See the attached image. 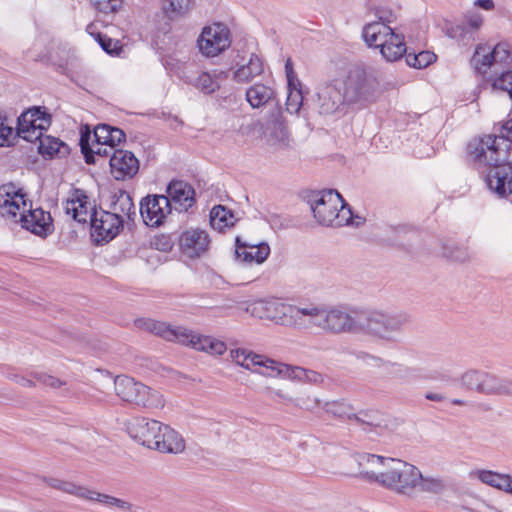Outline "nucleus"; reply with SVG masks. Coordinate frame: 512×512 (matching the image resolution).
Here are the masks:
<instances>
[{"mask_svg": "<svg viewBox=\"0 0 512 512\" xmlns=\"http://www.w3.org/2000/svg\"><path fill=\"white\" fill-rule=\"evenodd\" d=\"M65 210L67 214H71L73 220L78 223L86 224L90 221V215L94 207H91L89 197L82 189L76 188L73 190L71 198L67 200Z\"/></svg>", "mask_w": 512, "mask_h": 512, "instance_id": "nucleus-26", "label": "nucleus"}, {"mask_svg": "<svg viewBox=\"0 0 512 512\" xmlns=\"http://www.w3.org/2000/svg\"><path fill=\"white\" fill-rule=\"evenodd\" d=\"M285 73H286V78H293V77L297 76L294 71L293 62H292L291 58H288L285 62Z\"/></svg>", "mask_w": 512, "mask_h": 512, "instance_id": "nucleus-62", "label": "nucleus"}, {"mask_svg": "<svg viewBox=\"0 0 512 512\" xmlns=\"http://www.w3.org/2000/svg\"><path fill=\"white\" fill-rule=\"evenodd\" d=\"M287 87H288V92H292L294 90H302L301 82L297 78V76H295L293 78H287Z\"/></svg>", "mask_w": 512, "mask_h": 512, "instance_id": "nucleus-59", "label": "nucleus"}, {"mask_svg": "<svg viewBox=\"0 0 512 512\" xmlns=\"http://www.w3.org/2000/svg\"><path fill=\"white\" fill-rule=\"evenodd\" d=\"M377 15V22H383L385 25H388L395 20V16L391 11H377Z\"/></svg>", "mask_w": 512, "mask_h": 512, "instance_id": "nucleus-58", "label": "nucleus"}, {"mask_svg": "<svg viewBox=\"0 0 512 512\" xmlns=\"http://www.w3.org/2000/svg\"><path fill=\"white\" fill-rule=\"evenodd\" d=\"M425 398L429 401L443 402L446 397L441 393L427 392Z\"/></svg>", "mask_w": 512, "mask_h": 512, "instance_id": "nucleus-61", "label": "nucleus"}, {"mask_svg": "<svg viewBox=\"0 0 512 512\" xmlns=\"http://www.w3.org/2000/svg\"><path fill=\"white\" fill-rule=\"evenodd\" d=\"M124 220L118 213L93 210L90 215L92 236L97 243L113 240L123 229Z\"/></svg>", "mask_w": 512, "mask_h": 512, "instance_id": "nucleus-15", "label": "nucleus"}, {"mask_svg": "<svg viewBox=\"0 0 512 512\" xmlns=\"http://www.w3.org/2000/svg\"><path fill=\"white\" fill-rule=\"evenodd\" d=\"M302 331L321 329L328 334L358 333L359 313L355 316L342 307H326L318 304H305Z\"/></svg>", "mask_w": 512, "mask_h": 512, "instance_id": "nucleus-3", "label": "nucleus"}, {"mask_svg": "<svg viewBox=\"0 0 512 512\" xmlns=\"http://www.w3.org/2000/svg\"><path fill=\"white\" fill-rule=\"evenodd\" d=\"M166 197L171 202L172 210L187 212L196 204L195 190L183 180H172L166 188Z\"/></svg>", "mask_w": 512, "mask_h": 512, "instance_id": "nucleus-19", "label": "nucleus"}, {"mask_svg": "<svg viewBox=\"0 0 512 512\" xmlns=\"http://www.w3.org/2000/svg\"><path fill=\"white\" fill-rule=\"evenodd\" d=\"M482 23L483 19L480 15H472L466 23L452 27L449 30V36L460 40H464L466 37L470 39L472 37V30L479 29Z\"/></svg>", "mask_w": 512, "mask_h": 512, "instance_id": "nucleus-41", "label": "nucleus"}, {"mask_svg": "<svg viewBox=\"0 0 512 512\" xmlns=\"http://www.w3.org/2000/svg\"><path fill=\"white\" fill-rule=\"evenodd\" d=\"M475 5L484 10H492L494 8L493 0H476Z\"/></svg>", "mask_w": 512, "mask_h": 512, "instance_id": "nucleus-63", "label": "nucleus"}, {"mask_svg": "<svg viewBox=\"0 0 512 512\" xmlns=\"http://www.w3.org/2000/svg\"><path fill=\"white\" fill-rule=\"evenodd\" d=\"M235 217L231 210L223 205L214 206L210 212V225L219 232L234 225Z\"/></svg>", "mask_w": 512, "mask_h": 512, "instance_id": "nucleus-38", "label": "nucleus"}, {"mask_svg": "<svg viewBox=\"0 0 512 512\" xmlns=\"http://www.w3.org/2000/svg\"><path fill=\"white\" fill-rule=\"evenodd\" d=\"M493 87L509 94L512 99V69L500 74L493 82Z\"/></svg>", "mask_w": 512, "mask_h": 512, "instance_id": "nucleus-49", "label": "nucleus"}, {"mask_svg": "<svg viewBox=\"0 0 512 512\" xmlns=\"http://www.w3.org/2000/svg\"><path fill=\"white\" fill-rule=\"evenodd\" d=\"M113 150H110L109 146H106V144H102L101 142H92L91 147V162H86L87 164H95V156H101V157H111Z\"/></svg>", "mask_w": 512, "mask_h": 512, "instance_id": "nucleus-53", "label": "nucleus"}, {"mask_svg": "<svg viewBox=\"0 0 512 512\" xmlns=\"http://www.w3.org/2000/svg\"><path fill=\"white\" fill-rule=\"evenodd\" d=\"M31 376L36 381H38V382H40V383H42V384H44L46 386L53 387V388H58V387H60L61 385L64 384L60 379H58V378H56V377H54L52 375H48V374H46L44 372H33L31 374Z\"/></svg>", "mask_w": 512, "mask_h": 512, "instance_id": "nucleus-52", "label": "nucleus"}, {"mask_svg": "<svg viewBox=\"0 0 512 512\" xmlns=\"http://www.w3.org/2000/svg\"><path fill=\"white\" fill-rule=\"evenodd\" d=\"M277 375H285L291 379L307 381L314 384L323 381L322 375L316 371L305 369L299 366H291L284 363H279L277 366Z\"/></svg>", "mask_w": 512, "mask_h": 512, "instance_id": "nucleus-33", "label": "nucleus"}, {"mask_svg": "<svg viewBox=\"0 0 512 512\" xmlns=\"http://www.w3.org/2000/svg\"><path fill=\"white\" fill-rule=\"evenodd\" d=\"M27 204H22V212L20 214V221L22 227L35 235L47 236L53 231L52 218L49 212L44 211L42 208L32 209V204H29L28 213L25 214Z\"/></svg>", "mask_w": 512, "mask_h": 512, "instance_id": "nucleus-20", "label": "nucleus"}, {"mask_svg": "<svg viewBox=\"0 0 512 512\" xmlns=\"http://www.w3.org/2000/svg\"><path fill=\"white\" fill-rule=\"evenodd\" d=\"M37 141L39 142L38 152L43 156L61 157L69 153L68 145L58 138L44 135L43 133L42 136L37 139Z\"/></svg>", "mask_w": 512, "mask_h": 512, "instance_id": "nucleus-34", "label": "nucleus"}, {"mask_svg": "<svg viewBox=\"0 0 512 512\" xmlns=\"http://www.w3.org/2000/svg\"><path fill=\"white\" fill-rule=\"evenodd\" d=\"M114 387L117 396L125 402L147 409L162 408L164 406L163 397L158 391L135 381L131 377H116Z\"/></svg>", "mask_w": 512, "mask_h": 512, "instance_id": "nucleus-10", "label": "nucleus"}, {"mask_svg": "<svg viewBox=\"0 0 512 512\" xmlns=\"http://www.w3.org/2000/svg\"><path fill=\"white\" fill-rule=\"evenodd\" d=\"M451 404L452 405H456V406H466L467 405V401L462 400V399H452L451 400Z\"/></svg>", "mask_w": 512, "mask_h": 512, "instance_id": "nucleus-64", "label": "nucleus"}, {"mask_svg": "<svg viewBox=\"0 0 512 512\" xmlns=\"http://www.w3.org/2000/svg\"><path fill=\"white\" fill-rule=\"evenodd\" d=\"M319 113L323 115H332L342 112L346 96L339 87L329 83L321 87L317 93Z\"/></svg>", "mask_w": 512, "mask_h": 512, "instance_id": "nucleus-22", "label": "nucleus"}, {"mask_svg": "<svg viewBox=\"0 0 512 512\" xmlns=\"http://www.w3.org/2000/svg\"><path fill=\"white\" fill-rule=\"evenodd\" d=\"M191 84L206 95H210L219 89V83L208 72H202Z\"/></svg>", "mask_w": 512, "mask_h": 512, "instance_id": "nucleus-44", "label": "nucleus"}, {"mask_svg": "<svg viewBox=\"0 0 512 512\" xmlns=\"http://www.w3.org/2000/svg\"><path fill=\"white\" fill-rule=\"evenodd\" d=\"M185 449L183 437L170 426L163 424L159 435V443H156L155 449L161 453L178 454Z\"/></svg>", "mask_w": 512, "mask_h": 512, "instance_id": "nucleus-29", "label": "nucleus"}, {"mask_svg": "<svg viewBox=\"0 0 512 512\" xmlns=\"http://www.w3.org/2000/svg\"><path fill=\"white\" fill-rule=\"evenodd\" d=\"M247 311L255 317L273 321L277 325L299 331L303 329L305 305L288 304L272 298L253 302Z\"/></svg>", "mask_w": 512, "mask_h": 512, "instance_id": "nucleus-6", "label": "nucleus"}, {"mask_svg": "<svg viewBox=\"0 0 512 512\" xmlns=\"http://www.w3.org/2000/svg\"><path fill=\"white\" fill-rule=\"evenodd\" d=\"M343 405L341 404H337V403H333L331 405H328L327 407V412H331L333 413L334 415H338L340 417H342L344 415V411H343Z\"/></svg>", "mask_w": 512, "mask_h": 512, "instance_id": "nucleus-60", "label": "nucleus"}, {"mask_svg": "<svg viewBox=\"0 0 512 512\" xmlns=\"http://www.w3.org/2000/svg\"><path fill=\"white\" fill-rule=\"evenodd\" d=\"M125 140V132L118 127L111 126V133H109L108 138V146L110 147V150H117L115 147L122 142H125Z\"/></svg>", "mask_w": 512, "mask_h": 512, "instance_id": "nucleus-54", "label": "nucleus"}, {"mask_svg": "<svg viewBox=\"0 0 512 512\" xmlns=\"http://www.w3.org/2000/svg\"><path fill=\"white\" fill-rule=\"evenodd\" d=\"M42 480L51 488L76 496L79 499L92 503H99L106 507H116L122 511H130L132 504L114 496L100 493L85 486L53 477H43Z\"/></svg>", "mask_w": 512, "mask_h": 512, "instance_id": "nucleus-11", "label": "nucleus"}, {"mask_svg": "<svg viewBox=\"0 0 512 512\" xmlns=\"http://www.w3.org/2000/svg\"><path fill=\"white\" fill-rule=\"evenodd\" d=\"M380 52L389 62H394L406 56L407 46L402 34L392 30L390 36L381 44Z\"/></svg>", "mask_w": 512, "mask_h": 512, "instance_id": "nucleus-31", "label": "nucleus"}, {"mask_svg": "<svg viewBox=\"0 0 512 512\" xmlns=\"http://www.w3.org/2000/svg\"><path fill=\"white\" fill-rule=\"evenodd\" d=\"M317 222L324 226L340 227L344 224L353 223L359 226V221H351L352 212L348 204L344 202L342 196L333 189L320 192H312L307 200Z\"/></svg>", "mask_w": 512, "mask_h": 512, "instance_id": "nucleus-4", "label": "nucleus"}, {"mask_svg": "<svg viewBox=\"0 0 512 512\" xmlns=\"http://www.w3.org/2000/svg\"><path fill=\"white\" fill-rule=\"evenodd\" d=\"M277 94L273 87L264 83H255L247 88L245 99L253 109H259L276 101Z\"/></svg>", "mask_w": 512, "mask_h": 512, "instance_id": "nucleus-28", "label": "nucleus"}, {"mask_svg": "<svg viewBox=\"0 0 512 512\" xmlns=\"http://www.w3.org/2000/svg\"><path fill=\"white\" fill-rule=\"evenodd\" d=\"M494 134L474 137L468 142V149L477 158L484 156V150L490 151L493 159L505 161L509 159L512 144V118L495 124Z\"/></svg>", "mask_w": 512, "mask_h": 512, "instance_id": "nucleus-7", "label": "nucleus"}, {"mask_svg": "<svg viewBox=\"0 0 512 512\" xmlns=\"http://www.w3.org/2000/svg\"><path fill=\"white\" fill-rule=\"evenodd\" d=\"M264 72L263 60L256 54L250 55L246 64L239 66L234 72L232 79L237 83H250L257 76Z\"/></svg>", "mask_w": 512, "mask_h": 512, "instance_id": "nucleus-30", "label": "nucleus"}, {"mask_svg": "<svg viewBox=\"0 0 512 512\" xmlns=\"http://www.w3.org/2000/svg\"><path fill=\"white\" fill-rule=\"evenodd\" d=\"M208 234L201 229H190L183 232L179 239L182 252L190 258L201 256L209 245Z\"/></svg>", "mask_w": 512, "mask_h": 512, "instance_id": "nucleus-25", "label": "nucleus"}, {"mask_svg": "<svg viewBox=\"0 0 512 512\" xmlns=\"http://www.w3.org/2000/svg\"><path fill=\"white\" fill-rule=\"evenodd\" d=\"M436 55L431 51H420L419 53L406 52L405 61L407 65L416 69H423L435 62Z\"/></svg>", "mask_w": 512, "mask_h": 512, "instance_id": "nucleus-43", "label": "nucleus"}, {"mask_svg": "<svg viewBox=\"0 0 512 512\" xmlns=\"http://www.w3.org/2000/svg\"><path fill=\"white\" fill-rule=\"evenodd\" d=\"M219 106L228 111H235L241 104V97L235 92H230L227 95H221L218 99Z\"/></svg>", "mask_w": 512, "mask_h": 512, "instance_id": "nucleus-48", "label": "nucleus"}, {"mask_svg": "<svg viewBox=\"0 0 512 512\" xmlns=\"http://www.w3.org/2000/svg\"><path fill=\"white\" fill-rule=\"evenodd\" d=\"M193 5L194 0H162V10L170 20L183 17Z\"/></svg>", "mask_w": 512, "mask_h": 512, "instance_id": "nucleus-40", "label": "nucleus"}, {"mask_svg": "<svg viewBox=\"0 0 512 512\" xmlns=\"http://www.w3.org/2000/svg\"><path fill=\"white\" fill-rule=\"evenodd\" d=\"M445 255L455 261H465L467 259V252L464 249L456 248L454 251L449 253L445 252Z\"/></svg>", "mask_w": 512, "mask_h": 512, "instance_id": "nucleus-57", "label": "nucleus"}, {"mask_svg": "<svg viewBox=\"0 0 512 512\" xmlns=\"http://www.w3.org/2000/svg\"><path fill=\"white\" fill-rule=\"evenodd\" d=\"M444 485L440 479L424 477L420 472V477L416 480L415 491L439 493L442 491Z\"/></svg>", "mask_w": 512, "mask_h": 512, "instance_id": "nucleus-45", "label": "nucleus"}, {"mask_svg": "<svg viewBox=\"0 0 512 512\" xmlns=\"http://www.w3.org/2000/svg\"><path fill=\"white\" fill-rule=\"evenodd\" d=\"M459 384L465 391L485 396L509 397L512 378L502 377L481 369H468L459 377Z\"/></svg>", "mask_w": 512, "mask_h": 512, "instance_id": "nucleus-8", "label": "nucleus"}, {"mask_svg": "<svg viewBox=\"0 0 512 512\" xmlns=\"http://www.w3.org/2000/svg\"><path fill=\"white\" fill-rule=\"evenodd\" d=\"M397 376L407 381L430 380L449 382L452 379L451 371L444 369L442 366L435 365L426 373H422L420 369L408 366L398 365Z\"/></svg>", "mask_w": 512, "mask_h": 512, "instance_id": "nucleus-27", "label": "nucleus"}, {"mask_svg": "<svg viewBox=\"0 0 512 512\" xmlns=\"http://www.w3.org/2000/svg\"><path fill=\"white\" fill-rule=\"evenodd\" d=\"M134 323L140 330L211 355H223L227 350L226 344L223 341L195 333L182 326H172L166 322L150 318H139Z\"/></svg>", "mask_w": 512, "mask_h": 512, "instance_id": "nucleus-2", "label": "nucleus"}, {"mask_svg": "<svg viewBox=\"0 0 512 512\" xmlns=\"http://www.w3.org/2000/svg\"><path fill=\"white\" fill-rule=\"evenodd\" d=\"M163 423L146 417H135L128 422L127 432L139 444L155 449Z\"/></svg>", "mask_w": 512, "mask_h": 512, "instance_id": "nucleus-17", "label": "nucleus"}, {"mask_svg": "<svg viewBox=\"0 0 512 512\" xmlns=\"http://www.w3.org/2000/svg\"><path fill=\"white\" fill-rule=\"evenodd\" d=\"M51 124V115L44 106H33L17 119L16 134L22 139L36 143Z\"/></svg>", "mask_w": 512, "mask_h": 512, "instance_id": "nucleus-13", "label": "nucleus"}, {"mask_svg": "<svg viewBox=\"0 0 512 512\" xmlns=\"http://www.w3.org/2000/svg\"><path fill=\"white\" fill-rule=\"evenodd\" d=\"M495 63H505L511 56L510 45L507 42H500L492 49Z\"/></svg>", "mask_w": 512, "mask_h": 512, "instance_id": "nucleus-50", "label": "nucleus"}, {"mask_svg": "<svg viewBox=\"0 0 512 512\" xmlns=\"http://www.w3.org/2000/svg\"><path fill=\"white\" fill-rule=\"evenodd\" d=\"M409 323L410 317L404 312L366 311L359 313L358 333L394 343Z\"/></svg>", "mask_w": 512, "mask_h": 512, "instance_id": "nucleus-5", "label": "nucleus"}, {"mask_svg": "<svg viewBox=\"0 0 512 512\" xmlns=\"http://www.w3.org/2000/svg\"><path fill=\"white\" fill-rule=\"evenodd\" d=\"M349 420H355L364 430H372L382 426L384 419L378 410L367 409L360 410L357 413L347 415Z\"/></svg>", "mask_w": 512, "mask_h": 512, "instance_id": "nucleus-37", "label": "nucleus"}, {"mask_svg": "<svg viewBox=\"0 0 512 512\" xmlns=\"http://www.w3.org/2000/svg\"><path fill=\"white\" fill-rule=\"evenodd\" d=\"M392 30L389 25H385L383 22H371L363 27L362 36L369 47L380 48L384 40L390 36Z\"/></svg>", "mask_w": 512, "mask_h": 512, "instance_id": "nucleus-32", "label": "nucleus"}, {"mask_svg": "<svg viewBox=\"0 0 512 512\" xmlns=\"http://www.w3.org/2000/svg\"><path fill=\"white\" fill-rule=\"evenodd\" d=\"M379 90L377 78L362 67L349 70L344 81V95L347 103L373 101Z\"/></svg>", "mask_w": 512, "mask_h": 512, "instance_id": "nucleus-12", "label": "nucleus"}, {"mask_svg": "<svg viewBox=\"0 0 512 512\" xmlns=\"http://www.w3.org/2000/svg\"><path fill=\"white\" fill-rule=\"evenodd\" d=\"M495 63L491 48L487 45H479L471 59L475 71L478 74H486L488 69Z\"/></svg>", "mask_w": 512, "mask_h": 512, "instance_id": "nucleus-39", "label": "nucleus"}, {"mask_svg": "<svg viewBox=\"0 0 512 512\" xmlns=\"http://www.w3.org/2000/svg\"><path fill=\"white\" fill-rule=\"evenodd\" d=\"M93 25L87 26L88 33L98 42L100 47L109 55H119L122 46L118 40H114L101 32H94Z\"/></svg>", "mask_w": 512, "mask_h": 512, "instance_id": "nucleus-42", "label": "nucleus"}, {"mask_svg": "<svg viewBox=\"0 0 512 512\" xmlns=\"http://www.w3.org/2000/svg\"><path fill=\"white\" fill-rule=\"evenodd\" d=\"M467 155L478 164L487 166L485 182L488 188L500 198H506L512 194V164L509 159L498 161L493 159L490 151L484 150V156L477 158L466 147Z\"/></svg>", "mask_w": 512, "mask_h": 512, "instance_id": "nucleus-9", "label": "nucleus"}, {"mask_svg": "<svg viewBox=\"0 0 512 512\" xmlns=\"http://www.w3.org/2000/svg\"><path fill=\"white\" fill-rule=\"evenodd\" d=\"M91 140V132L90 130L87 131H81L79 145L81 149V153L84 156L85 162H91V147L92 143H90Z\"/></svg>", "mask_w": 512, "mask_h": 512, "instance_id": "nucleus-51", "label": "nucleus"}, {"mask_svg": "<svg viewBox=\"0 0 512 512\" xmlns=\"http://www.w3.org/2000/svg\"><path fill=\"white\" fill-rule=\"evenodd\" d=\"M113 213L125 215L129 220H134L136 216V208L131 195L125 190H119L114 194L112 202Z\"/></svg>", "mask_w": 512, "mask_h": 512, "instance_id": "nucleus-36", "label": "nucleus"}, {"mask_svg": "<svg viewBox=\"0 0 512 512\" xmlns=\"http://www.w3.org/2000/svg\"><path fill=\"white\" fill-rule=\"evenodd\" d=\"M270 254L267 243L249 244L243 242L239 236L235 239V259L241 263H263Z\"/></svg>", "mask_w": 512, "mask_h": 512, "instance_id": "nucleus-24", "label": "nucleus"}, {"mask_svg": "<svg viewBox=\"0 0 512 512\" xmlns=\"http://www.w3.org/2000/svg\"><path fill=\"white\" fill-rule=\"evenodd\" d=\"M97 11L103 14L118 12L123 6V0H91Z\"/></svg>", "mask_w": 512, "mask_h": 512, "instance_id": "nucleus-46", "label": "nucleus"}, {"mask_svg": "<svg viewBox=\"0 0 512 512\" xmlns=\"http://www.w3.org/2000/svg\"><path fill=\"white\" fill-rule=\"evenodd\" d=\"M303 104V93L302 90H294L288 92L286 100V110L290 114L298 113Z\"/></svg>", "mask_w": 512, "mask_h": 512, "instance_id": "nucleus-47", "label": "nucleus"}, {"mask_svg": "<svg viewBox=\"0 0 512 512\" xmlns=\"http://www.w3.org/2000/svg\"><path fill=\"white\" fill-rule=\"evenodd\" d=\"M26 194L14 183L0 186V213L4 217L16 218L21 211V204L26 205Z\"/></svg>", "mask_w": 512, "mask_h": 512, "instance_id": "nucleus-23", "label": "nucleus"}, {"mask_svg": "<svg viewBox=\"0 0 512 512\" xmlns=\"http://www.w3.org/2000/svg\"><path fill=\"white\" fill-rule=\"evenodd\" d=\"M295 404L302 409L312 410L314 407L318 406L319 402L316 399L311 400L309 397H299L296 399Z\"/></svg>", "mask_w": 512, "mask_h": 512, "instance_id": "nucleus-56", "label": "nucleus"}, {"mask_svg": "<svg viewBox=\"0 0 512 512\" xmlns=\"http://www.w3.org/2000/svg\"><path fill=\"white\" fill-rule=\"evenodd\" d=\"M197 44L202 54L214 57L228 49L231 45L229 28L220 22L203 28Z\"/></svg>", "mask_w": 512, "mask_h": 512, "instance_id": "nucleus-14", "label": "nucleus"}, {"mask_svg": "<svg viewBox=\"0 0 512 512\" xmlns=\"http://www.w3.org/2000/svg\"><path fill=\"white\" fill-rule=\"evenodd\" d=\"M139 210L143 222L147 226L159 227L172 213V206L166 195L148 194L141 199Z\"/></svg>", "mask_w": 512, "mask_h": 512, "instance_id": "nucleus-16", "label": "nucleus"}, {"mask_svg": "<svg viewBox=\"0 0 512 512\" xmlns=\"http://www.w3.org/2000/svg\"><path fill=\"white\" fill-rule=\"evenodd\" d=\"M231 358L237 365L253 372H259L260 368H265L269 370L266 373L268 376L277 375V366L280 363L264 355L242 348L232 350Z\"/></svg>", "mask_w": 512, "mask_h": 512, "instance_id": "nucleus-21", "label": "nucleus"}, {"mask_svg": "<svg viewBox=\"0 0 512 512\" xmlns=\"http://www.w3.org/2000/svg\"><path fill=\"white\" fill-rule=\"evenodd\" d=\"M109 165L111 175L117 181L133 179L140 168V162L134 153L124 149H118L112 152Z\"/></svg>", "mask_w": 512, "mask_h": 512, "instance_id": "nucleus-18", "label": "nucleus"}, {"mask_svg": "<svg viewBox=\"0 0 512 512\" xmlns=\"http://www.w3.org/2000/svg\"><path fill=\"white\" fill-rule=\"evenodd\" d=\"M477 477L484 484L507 493L510 492L512 478L507 474H500L491 470H479L477 471Z\"/></svg>", "mask_w": 512, "mask_h": 512, "instance_id": "nucleus-35", "label": "nucleus"}, {"mask_svg": "<svg viewBox=\"0 0 512 512\" xmlns=\"http://www.w3.org/2000/svg\"><path fill=\"white\" fill-rule=\"evenodd\" d=\"M364 463H378L385 468L379 472L361 470L360 475L364 480L376 483L397 494L410 496L415 492V483L420 477V470L416 466L400 459L385 458L375 454L360 455V466Z\"/></svg>", "mask_w": 512, "mask_h": 512, "instance_id": "nucleus-1", "label": "nucleus"}, {"mask_svg": "<svg viewBox=\"0 0 512 512\" xmlns=\"http://www.w3.org/2000/svg\"><path fill=\"white\" fill-rule=\"evenodd\" d=\"M109 133H111V125H97L93 131L94 141L101 142L102 144H106V146H108Z\"/></svg>", "mask_w": 512, "mask_h": 512, "instance_id": "nucleus-55", "label": "nucleus"}]
</instances>
